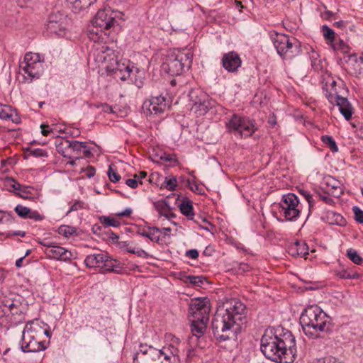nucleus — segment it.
<instances>
[{"instance_id":"1","label":"nucleus","mask_w":363,"mask_h":363,"mask_svg":"<svg viewBox=\"0 0 363 363\" xmlns=\"http://www.w3.org/2000/svg\"><path fill=\"white\" fill-rule=\"evenodd\" d=\"M260 350L266 358L279 363H292L296 356L292 333L281 326L269 328L261 338Z\"/></svg>"},{"instance_id":"2","label":"nucleus","mask_w":363,"mask_h":363,"mask_svg":"<svg viewBox=\"0 0 363 363\" xmlns=\"http://www.w3.org/2000/svg\"><path fill=\"white\" fill-rule=\"evenodd\" d=\"M245 305L236 298L223 303L217 309L212 320V330L215 337L225 341L239 331L245 318Z\"/></svg>"},{"instance_id":"3","label":"nucleus","mask_w":363,"mask_h":363,"mask_svg":"<svg viewBox=\"0 0 363 363\" xmlns=\"http://www.w3.org/2000/svg\"><path fill=\"white\" fill-rule=\"evenodd\" d=\"M93 56L99 66L112 73L116 79L122 81L130 79L138 87L143 86V73L129 60L118 61L113 49L106 45H97L94 49Z\"/></svg>"},{"instance_id":"4","label":"nucleus","mask_w":363,"mask_h":363,"mask_svg":"<svg viewBox=\"0 0 363 363\" xmlns=\"http://www.w3.org/2000/svg\"><path fill=\"white\" fill-rule=\"evenodd\" d=\"M122 13L111 8L98 11L89 26L87 35L89 38L95 42L103 41L109 35V31L119 24L118 19Z\"/></svg>"},{"instance_id":"5","label":"nucleus","mask_w":363,"mask_h":363,"mask_svg":"<svg viewBox=\"0 0 363 363\" xmlns=\"http://www.w3.org/2000/svg\"><path fill=\"white\" fill-rule=\"evenodd\" d=\"M300 323L304 333L311 337L317 336L318 332H330L333 328L331 318L317 305L305 308L300 316Z\"/></svg>"},{"instance_id":"6","label":"nucleus","mask_w":363,"mask_h":363,"mask_svg":"<svg viewBox=\"0 0 363 363\" xmlns=\"http://www.w3.org/2000/svg\"><path fill=\"white\" fill-rule=\"evenodd\" d=\"M211 306L207 298H199L191 301L189 305L191 330L196 338L203 335L209 320Z\"/></svg>"},{"instance_id":"7","label":"nucleus","mask_w":363,"mask_h":363,"mask_svg":"<svg viewBox=\"0 0 363 363\" xmlns=\"http://www.w3.org/2000/svg\"><path fill=\"white\" fill-rule=\"evenodd\" d=\"M192 57L190 50H175L167 56L163 69L171 75H179L185 69L191 67Z\"/></svg>"},{"instance_id":"8","label":"nucleus","mask_w":363,"mask_h":363,"mask_svg":"<svg viewBox=\"0 0 363 363\" xmlns=\"http://www.w3.org/2000/svg\"><path fill=\"white\" fill-rule=\"evenodd\" d=\"M273 43L277 53L284 60H291L301 52V43L294 37L277 33Z\"/></svg>"},{"instance_id":"9","label":"nucleus","mask_w":363,"mask_h":363,"mask_svg":"<svg viewBox=\"0 0 363 363\" xmlns=\"http://www.w3.org/2000/svg\"><path fill=\"white\" fill-rule=\"evenodd\" d=\"M225 127L228 132L241 138L251 136L257 129L254 120L238 114H233L227 118Z\"/></svg>"},{"instance_id":"10","label":"nucleus","mask_w":363,"mask_h":363,"mask_svg":"<svg viewBox=\"0 0 363 363\" xmlns=\"http://www.w3.org/2000/svg\"><path fill=\"white\" fill-rule=\"evenodd\" d=\"M20 69L28 79H38L44 71V61L39 54L28 52L20 63Z\"/></svg>"},{"instance_id":"11","label":"nucleus","mask_w":363,"mask_h":363,"mask_svg":"<svg viewBox=\"0 0 363 363\" xmlns=\"http://www.w3.org/2000/svg\"><path fill=\"white\" fill-rule=\"evenodd\" d=\"M1 308L6 319L11 325H18L24 321V307L18 301L5 300Z\"/></svg>"},{"instance_id":"12","label":"nucleus","mask_w":363,"mask_h":363,"mask_svg":"<svg viewBox=\"0 0 363 363\" xmlns=\"http://www.w3.org/2000/svg\"><path fill=\"white\" fill-rule=\"evenodd\" d=\"M299 200L294 194H287L282 196L279 203V213L286 220H296L300 215Z\"/></svg>"},{"instance_id":"13","label":"nucleus","mask_w":363,"mask_h":363,"mask_svg":"<svg viewBox=\"0 0 363 363\" xmlns=\"http://www.w3.org/2000/svg\"><path fill=\"white\" fill-rule=\"evenodd\" d=\"M189 97L191 110L199 116L205 115L213 106L208 96L200 89L191 91Z\"/></svg>"},{"instance_id":"14","label":"nucleus","mask_w":363,"mask_h":363,"mask_svg":"<svg viewBox=\"0 0 363 363\" xmlns=\"http://www.w3.org/2000/svg\"><path fill=\"white\" fill-rule=\"evenodd\" d=\"M84 263L89 268H96L102 272H111L115 267V261L103 252L86 256Z\"/></svg>"},{"instance_id":"15","label":"nucleus","mask_w":363,"mask_h":363,"mask_svg":"<svg viewBox=\"0 0 363 363\" xmlns=\"http://www.w3.org/2000/svg\"><path fill=\"white\" fill-rule=\"evenodd\" d=\"M161 361V352L151 345H140L138 351L135 354L133 363H159Z\"/></svg>"},{"instance_id":"16","label":"nucleus","mask_w":363,"mask_h":363,"mask_svg":"<svg viewBox=\"0 0 363 363\" xmlns=\"http://www.w3.org/2000/svg\"><path fill=\"white\" fill-rule=\"evenodd\" d=\"M143 112L147 115H160L169 108L166 98L162 96H152L143 104Z\"/></svg>"},{"instance_id":"17","label":"nucleus","mask_w":363,"mask_h":363,"mask_svg":"<svg viewBox=\"0 0 363 363\" xmlns=\"http://www.w3.org/2000/svg\"><path fill=\"white\" fill-rule=\"evenodd\" d=\"M21 348L23 352H38L47 348V342L41 339L22 333Z\"/></svg>"},{"instance_id":"18","label":"nucleus","mask_w":363,"mask_h":363,"mask_svg":"<svg viewBox=\"0 0 363 363\" xmlns=\"http://www.w3.org/2000/svg\"><path fill=\"white\" fill-rule=\"evenodd\" d=\"M22 333L26 335L28 334L30 336L35 337V339L41 340H43V337L45 336H50V332L48 330L47 325L38 319L31 320L26 325Z\"/></svg>"},{"instance_id":"19","label":"nucleus","mask_w":363,"mask_h":363,"mask_svg":"<svg viewBox=\"0 0 363 363\" xmlns=\"http://www.w3.org/2000/svg\"><path fill=\"white\" fill-rule=\"evenodd\" d=\"M179 340L174 338L172 343L159 350L161 352V361L165 363H179Z\"/></svg>"},{"instance_id":"20","label":"nucleus","mask_w":363,"mask_h":363,"mask_svg":"<svg viewBox=\"0 0 363 363\" xmlns=\"http://www.w3.org/2000/svg\"><path fill=\"white\" fill-rule=\"evenodd\" d=\"M92 155L90 147L86 142L70 140L68 159L89 158Z\"/></svg>"},{"instance_id":"21","label":"nucleus","mask_w":363,"mask_h":363,"mask_svg":"<svg viewBox=\"0 0 363 363\" xmlns=\"http://www.w3.org/2000/svg\"><path fill=\"white\" fill-rule=\"evenodd\" d=\"M45 253L50 259L65 262L70 260L73 256L71 251L55 245L50 246L48 248H45Z\"/></svg>"},{"instance_id":"22","label":"nucleus","mask_w":363,"mask_h":363,"mask_svg":"<svg viewBox=\"0 0 363 363\" xmlns=\"http://www.w3.org/2000/svg\"><path fill=\"white\" fill-rule=\"evenodd\" d=\"M66 18L61 14H51L47 23V29L52 33L61 35L65 28Z\"/></svg>"},{"instance_id":"23","label":"nucleus","mask_w":363,"mask_h":363,"mask_svg":"<svg viewBox=\"0 0 363 363\" xmlns=\"http://www.w3.org/2000/svg\"><path fill=\"white\" fill-rule=\"evenodd\" d=\"M222 64L228 72H235L241 66L242 61L237 52H230L223 55Z\"/></svg>"},{"instance_id":"24","label":"nucleus","mask_w":363,"mask_h":363,"mask_svg":"<svg viewBox=\"0 0 363 363\" xmlns=\"http://www.w3.org/2000/svg\"><path fill=\"white\" fill-rule=\"evenodd\" d=\"M335 101L339 108L340 112L344 116L345 119L346 121H350L353 113L352 104L347 98L342 97L339 95L336 96Z\"/></svg>"},{"instance_id":"25","label":"nucleus","mask_w":363,"mask_h":363,"mask_svg":"<svg viewBox=\"0 0 363 363\" xmlns=\"http://www.w3.org/2000/svg\"><path fill=\"white\" fill-rule=\"evenodd\" d=\"M153 206L160 216H164L168 220L175 217L169 202L166 199L157 201L154 202Z\"/></svg>"},{"instance_id":"26","label":"nucleus","mask_w":363,"mask_h":363,"mask_svg":"<svg viewBox=\"0 0 363 363\" xmlns=\"http://www.w3.org/2000/svg\"><path fill=\"white\" fill-rule=\"evenodd\" d=\"M69 5L72 11L75 13H80L86 11L96 0H65Z\"/></svg>"},{"instance_id":"27","label":"nucleus","mask_w":363,"mask_h":363,"mask_svg":"<svg viewBox=\"0 0 363 363\" xmlns=\"http://www.w3.org/2000/svg\"><path fill=\"white\" fill-rule=\"evenodd\" d=\"M0 118L9 120L15 123H19L21 122V118L16 111L13 109L11 106L2 104H0Z\"/></svg>"},{"instance_id":"28","label":"nucleus","mask_w":363,"mask_h":363,"mask_svg":"<svg viewBox=\"0 0 363 363\" xmlns=\"http://www.w3.org/2000/svg\"><path fill=\"white\" fill-rule=\"evenodd\" d=\"M288 252L293 257H305L308 254V247L304 242L296 241L289 245Z\"/></svg>"},{"instance_id":"29","label":"nucleus","mask_w":363,"mask_h":363,"mask_svg":"<svg viewBox=\"0 0 363 363\" xmlns=\"http://www.w3.org/2000/svg\"><path fill=\"white\" fill-rule=\"evenodd\" d=\"M326 184L328 186V190L330 194L335 197H340L342 194V188L340 186L338 181L333 177H329L326 181Z\"/></svg>"},{"instance_id":"30","label":"nucleus","mask_w":363,"mask_h":363,"mask_svg":"<svg viewBox=\"0 0 363 363\" xmlns=\"http://www.w3.org/2000/svg\"><path fill=\"white\" fill-rule=\"evenodd\" d=\"M323 36L329 46L333 45L335 39V33L327 25H323L320 28Z\"/></svg>"},{"instance_id":"31","label":"nucleus","mask_w":363,"mask_h":363,"mask_svg":"<svg viewBox=\"0 0 363 363\" xmlns=\"http://www.w3.org/2000/svg\"><path fill=\"white\" fill-rule=\"evenodd\" d=\"M181 213L187 217L189 220H193L194 213L193 212V206L189 200H184L179 206Z\"/></svg>"},{"instance_id":"32","label":"nucleus","mask_w":363,"mask_h":363,"mask_svg":"<svg viewBox=\"0 0 363 363\" xmlns=\"http://www.w3.org/2000/svg\"><path fill=\"white\" fill-rule=\"evenodd\" d=\"M327 219L332 225H344L346 223L342 216L332 211L327 213Z\"/></svg>"},{"instance_id":"33","label":"nucleus","mask_w":363,"mask_h":363,"mask_svg":"<svg viewBox=\"0 0 363 363\" xmlns=\"http://www.w3.org/2000/svg\"><path fill=\"white\" fill-rule=\"evenodd\" d=\"M70 140L67 139H60V141L56 144V150L64 157H67L69 153Z\"/></svg>"},{"instance_id":"34","label":"nucleus","mask_w":363,"mask_h":363,"mask_svg":"<svg viewBox=\"0 0 363 363\" xmlns=\"http://www.w3.org/2000/svg\"><path fill=\"white\" fill-rule=\"evenodd\" d=\"M335 274L341 279H358L359 275L350 269H342L335 271Z\"/></svg>"},{"instance_id":"35","label":"nucleus","mask_w":363,"mask_h":363,"mask_svg":"<svg viewBox=\"0 0 363 363\" xmlns=\"http://www.w3.org/2000/svg\"><path fill=\"white\" fill-rule=\"evenodd\" d=\"M334 51L335 52H341L344 54H347L350 52V47L344 42L343 40L340 39L338 42H333V45L330 46Z\"/></svg>"},{"instance_id":"36","label":"nucleus","mask_w":363,"mask_h":363,"mask_svg":"<svg viewBox=\"0 0 363 363\" xmlns=\"http://www.w3.org/2000/svg\"><path fill=\"white\" fill-rule=\"evenodd\" d=\"M177 186V180L174 176L166 177L161 184V188L167 189L169 191H174Z\"/></svg>"},{"instance_id":"37","label":"nucleus","mask_w":363,"mask_h":363,"mask_svg":"<svg viewBox=\"0 0 363 363\" xmlns=\"http://www.w3.org/2000/svg\"><path fill=\"white\" fill-rule=\"evenodd\" d=\"M58 233L65 238H70L76 234V228L74 227L66 225H62L58 228Z\"/></svg>"},{"instance_id":"38","label":"nucleus","mask_w":363,"mask_h":363,"mask_svg":"<svg viewBox=\"0 0 363 363\" xmlns=\"http://www.w3.org/2000/svg\"><path fill=\"white\" fill-rule=\"evenodd\" d=\"M347 255L355 264L360 265L363 262V259L359 255L357 252L352 248H350L347 250Z\"/></svg>"},{"instance_id":"39","label":"nucleus","mask_w":363,"mask_h":363,"mask_svg":"<svg viewBox=\"0 0 363 363\" xmlns=\"http://www.w3.org/2000/svg\"><path fill=\"white\" fill-rule=\"evenodd\" d=\"M101 223L104 225V227H114L117 228L120 226V222L116 220L110 216H102L100 218Z\"/></svg>"},{"instance_id":"40","label":"nucleus","mask_w":363,"mask_h":363,"mask_svg":"<svg viewBox=\"0 0 363 363\" xmlns=\"http://www.w3.org/2000/svg\"><path fill=\"white\" fill-rule=\"evenodd\" d=\"M322 142L327 145L333 152H337L338 147L335 140L330 135H323L321 137Z\"/></svg>"},{"instance_id":"41","label":"nucleus","mask_w":363,"mask_h":363,"mask_svg":"<svg viewBox=\"0 0 363 363\" xmlns=\"http://www.w3.org/2000/svg\"><path fill=\"white\" fill-rule=\"evenodd\" d=\"M186 281L196 286H201L205 281V279L199 276H188Z\"/></svg>"},{"instance_id":"42","label":"nucleus","mask_w":363,"mask_h":363,"mask_svg":"<svg viewBox=\"0 0 363 363\" xmlns=\"http://www.w3.org/2000/svg\"><path fill=\"white\" fill-rule=\"evenodd\" d=\"M107 174L108 176L109 179L113 183L118 182L121 179V176L118 174L116 169L112 164L109 165Z\"/></svg>"},{"instance_id":"43","label":"nucleus","mask_w":363,"mask_h":363,"mask_svg":"<svg viewBox=\"0 0 363 363\" xmlns=\"http://www.w3.org/2000/svg\"><path fill=\"white\" fill-rule=\"evenodd\" d=\"M152 242H159L160 240V230L157 228L152 227L148 228V237Z\"/></svg>"},{"instance_id":"44","label":"nucleus","mask_w":363,"mask_h":363,"mask_svg":"<svg viewBox=\"0 0 363 363\" xmlns=\"http://www.w3.org/2000/svg\"><path fill=\"white\" fill-rule=\"evenodd\" d=\"M30 208L22 205H17L15 208L16 213L21 218H28Z\"/></svg>"},{"instance_id":"45","label":"nucleus","mask_w":363,"mask_h":363,"mask_svg":"<svg viewBox=\"0 0 363 363\" xmlns=\"http://www.w3.org/2000/svg\"><path fill=\"white\" fill-rule=\"evenodd\" d=\"M82 208H84V203L82 201L76 200L73 203L71 204L69 211L67 212V215H68L72 211H77Z\"/></svg>"},{"instance_id":"46","label":"nucleus","mask_w":363,"mask_h":363,"mask_svg":"<svg viewBox=\"0 0 363 363\" xmlns=\"http://www.w3.org/2000/svg\"><path fill=\"white\" fill-rule=\"evenodd\" d=\"M314 363H344L338 359L333 357H325L323 358L317 359Z\"/></svg>"},{"instance_id":"47","label":"nucleus","mask_w":363,"mask_h":363,"mask_svg":"<svg viewBox=\"0 0 363 363\" xmlns=\"http://www.w3.org/2000/svg\"><path fill=\"white\" fill-rule=\"evenodd\" d=\"M352 211L354 214V219L359 223H363V211L357 206H354Z\"/></svg>"},{"instance_id":"48","label":"nucleus","mask_w":363,"mask_h":363,"mask_svg":"<svg viewBox=\"0 0 363 363\" xmlns=\"http://www.w3.org/2000/svg\"><path fill=\"white\" fill-rule=\"evenodd\" d=\"M30 155L35 157H45L48 156L46 150L41 148H36L30 151Z\"/></svg>"},{"instance_id":"49","label":"nucleus","mask_w":363,"mask_h":363,"mask_svg":"<svg viewBox=\"0 0 363 363\" xmlns=\"http://www.w3.org/2000/svg\"><path fill=\"white\" fill-rule=\"evenodd\" d=\"M300 194L306 199L308 201L309 206L311 207L313 205V200L312 195L306 190H300Z\"/></svg>"},{"instance_id":"50","label":"nucleus","mask_w":363,"mask_h":363,"mask_svg":"<svg viewBox=\"0 0 363 363\" xmlns=\"http://www.w3.org/2000/svg\"><path fill=\"white\" fill-rule=\"evenodd\" d=\"M160 160L165 162H177L175 155L163 153L160 156Z\"/></svg>"},{"instance_id":"51","label":"nucleus","mask_w":363,"mask_h":363,"mask_svg":"<svg viewBox=\"0 0 363 363\" xmlns=\"http://www.w3.org/2000/svg\"><path fill=\"white\" fill-rule=\"evenodd\" d=\"M250 269H251V267L248 264L242 262V263L239 264V266L237 269V272L238 273H245V272H250Z\"/></svg>"},{"instance_id":"52","label":"nucleus","mask_w":363,"mask_h":363,"mask_svg":"<svg viewBox=\"0 0 363 363\" xmlns=\"http://www.w3.org/2000/svg\"><path fill=\"white\" fill-rule=\"evenodd\" d=\"M28 218L35 220H42L44 217L43 216L40 215L38 211L30 210V213Z\"/></svg>"},{"instance_id":"53","label":"nucleus","mask_w":363,"mask_h":363,"mask_svg":"<svg viewBox=\"0 0 363 363\" xmlns=\"http://www.w3.org/2000/svg\"><path fill=\"white\" fill-rule=\"evenodd\" d=\"M41 133L44 136H48L50 133H52V128H51L48 124H41Z\"/></svg>"},{"instance_id":"54","label":"nucleus","mask_w":363,"mask_h":363,"mask_svg":"<svg viewBox=\"0 0 363 363\" xmlns=\"http://www.w3.org/2000/svg\"><path fill=\"white\" fill-rule=\"evenodd\" d=\"M131 254H135L143 258H148L150 255L141 248H137L135 251H131Z\"/></svg>"},{"instance_id":"55","label":"nucleus","mask_w":363,"mask_h":363,"mask_svg":"<svg viewBox=\"0 0 363 363\" xmlns=\"http://www.w3.org/2000/svg\"><path fill=\"white\" fill-rule=\"evenodd\" d=\"M199 252L196 249H191V250H187L186 252V256L188 257L189 258H191L193 259H197L199 257Z\"/></svg>"},{"instance_id":"56","label":"nucleus","mask_w":363,"mask_h":363,"mask_svg":"<svg viewBox=\"0 0 363 363\" xmlns=\"http://www.w3.org/2000/svg\"><path fill=\"white\" fill-rule=\"evenodd\" d=\"M133 213V211L130 208H126L122 211L118 212L116 213V216L118 217H128L130 216Z\"/></svg>"},{"instance_id":"57","label":"nucleus","mask_w":363,"mask_h":363,"mask_svg":"<svg viewBox=\"0 0 363 363\" xmlns=\"http://www.w3.org/2000/svg\"><path fill=\"white\" fill-rule=\"evenodd\" d=\"M125 184L130 188L132 189H135L138 186V181L135 179V178H133V179H127L125 180Z\"/></svg>"},{"instance_id":"58","label":"nucleus","mask_w":363,"mask_h":363,"mask_svg":"<svg viewBox=\"0 0 363 363\" xmlns=\"http://www.w3.org/2000/svg\"><path fill=\"white\" fill-rule=\"evenodd\" d=\"M13 235L21 236V237L23 238L26 235V233L24 231H21V230L13 231L12 233H6V238H11Z\"/></svg>"},{"instance_id":"59","label":"nucleus","mask_w":363,"mask_h":363,"mask_svg":"<svg viewBox=\"0 0 363 363\" xmlns=\"http://www.w3.org/2000/svg\"><path fill=\"white\" fill-rule=\"evenodd\" d=\"M147 177V172L142 171L140 172L138 174H135L134 175V178L136 179L138 181V183L142 184L141 180Z\"/></svg>"},{"instance_id":"60","label":"nucleus","mask_w":363,"mask_h":363,"mask_svg":"<svg viewBox=\"0 0 363 363\" xmlns=\"http://www.w3.org/2000/svg\"><path fill=\"white\" fill-rule=\"evenodd\" d=\"M101 108H102V111L104 112H105V113H114L112 106H109L107 104H102L101 105Z\"/></svg>"},{"instance_id":"61","label":"nucleus","mask_w":363,"mask_h":363,"mask_svg":"<svg viewBox=\"0 0 363 363\" xmlns=\"http://www.w3.org/2000/svg\"><path fill=\"white\" fill-rule=\"evenodd\" d=\"M11 216L12 215L11 213L0 211V223L3 222L4 218H6V216L11 217Z\"/></svg>"},{"instance_id":"62","label":"nucleus","mask_w":363,"mask_h":363,"mask_svg":"<svg viewBox=\"0 0 363 363\" xmlns=\"http://www.w3.org/2000/svg\"><path fill=\"white\" fill-rule=\"evenodd\" d=\"M96 173L95 169L94 167H90L86 171V176L89 178L92 177Z\"/></svg>"},{"instance_id":"63","label":"nucleus","mask_w":363,"mask_h":363,"mask_svg":"<svg viewBox=\"0 0 363 363\" xmlns=\"http://www.w3.org/2000/svg\"><path fill=\"white\" fill-rule=\"evenodd\" d=\"M6 276V273L3 270L0 269V284L3 283Z\"/></svg>"},{"instance_id":"64","label":"nucleus","mask_w":363,"mask_h":363,"mask_svg":"<svg viewBox=\"0 0 363 363\" xmlns=\"http://www.w3.org/2000/svg\"><path fill=\"white\" fill-rule=\"evenodd\" d=\"M334 26L337 28H344L345 26L343 21H339L334 23Z\"/></svg>"}]
</instances>
